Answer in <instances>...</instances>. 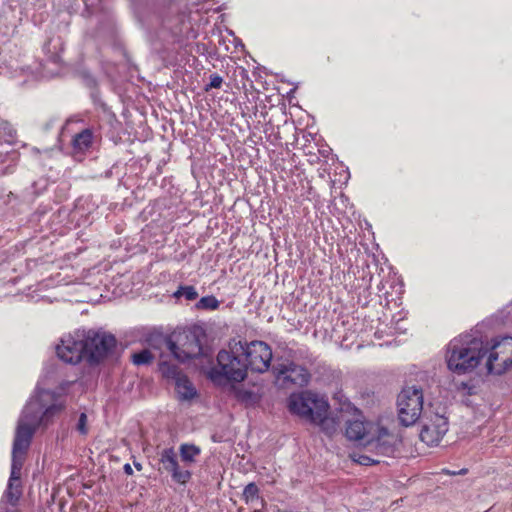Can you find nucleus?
Instances as JSON below:
<instances>
[{"mask_svg":"<svg viewBox=\"0 0 512 512\" xmlns=\"http://www.w3.org/2000/svg\"><path fill=\"white\" fill-rule=\"evenodd\" d=\"M488 353V344L466 334L454 338L447 347L448 369L459 375L474 370Z\"/></svg>","mask_w":512,"mask_h":512,"instance_id":"obj_3","label":"nucleus"},{"mask_svg":"<svg viewBox=\"0 0 512 512\" xmlns=\"http://www.w3.org/2000/svg\"><path fill=\"white\" fill-rule=\"evenodd\" d=\"M85 345L86 360L90 364L99 363L106 358L116 346V338L112 334L89 330L81 333Z\"/></svg>","mask_w":512,"mask_h":512,"instance_id":"obj_7","label":"nucleus"},{"mask_svg":"<svg viewBox=\"0 0 512 512\" xmlns=\"http://www.w3.org/2000/svg\"><path fill=\"white\" fill-rule=\"evenodd\" d=\"M123 469H124V472H125L127 475H132V474H133V469H132V467H131V465H130V464H128V463H127V464H125V465H124V467H123Z\"/></svg>","mask_w":512,"mask_h":512,"instance_id":"obj_27","label":"nucleus"},{"mask_svg":"<svg viewBox=\"0 0 512 512\" xmlns=\"http://www.w3.org/2000/svg\"><path fill=\"white\" fill-rule=\"evenodd\" d=\"M21 470L22 467H20L19 464L11 465V473L8 480V485L1 499V509H3V505L5 503L10 504L11 506H16L20 497L22 496V486L20 480Z\"/></svg>","mask_w":512,"mask_h":512,"instance_id":"obj_15","label":"nucleus"},{"mask_svg":"<svg viewBox=\"0 0 512 512\" xmlns=\"http://www.w3.org/2000/svg\"><path fill=\"white\" fill-rule=\"evenodd\" d=\"M241 355L245 358L247 370L263 373L268 370L272 360V350L263 341H252L250 343L238 342Z\"/></svg>","mask_w":512,"mask_h":512,"instance_id":"obj_9","label":"nucleus"},{"mask_svg":"<svg viewBox=\"0 0 512 512\" xmlns=\"http://www.w3.org/2000/svg\"><path fill=\"white\" fill-rule=\"evenodd\" d=\"M52 399L53 393L43 390L25 406L15 432L11 465L19 464L20 467H23L27 450L37 427L48 425L51 419L62 411V404L48 405Z\"/></svg>","mask_w":512,"mask_h":512,"instance_id":"obj_1","label":"nucleus"},{"mask_svg":"<svg viewBox=\"0 0 512 512\" xmlns=\"http://www.w3.org/2000/svg\"><path fill=\"white\" fill-rule=\"evenodd\" d=\"M175 390L181 401H189L197 395L195 387L186 375L177 378V381H175Z\"/></svg>","mask_w":512,"mask_h":512,"instance_id":"obj_18","label":"nucleus"},{"mask_svg":"<svg viewBox=\"0 0 512 512\" xmlns=\"http://www.w3.org/2000/svg\"><path fill=\"white\" fill-rule=\"evenodd\" d=\"M289 409L302 419L318 425L328 436H332L338 429L339 423L328 415V401L311 391L292 394L289 398Z\"/></svg>","mask_w":512,"mask_h":512,"instance_id":"obj_2","label":"nucleus"},{"mask_svg":"<svg viewBox=\"0 0 512 512\" xmlns=\"http://www.w3.org/2000/svg\"><path fill=\"white\" fill-rule=\"evenodd\" d=\"M358 462L362 465H369L371 463H376L377 461H374V460H371L369 457L367 456H360Z\"/></svg>","mask_w":512,"mask_h":512,"instance_id":"obj_26","label":"nucleus"},{"mask_svg":"<svg viewBox=\"0 0 512 512\" xmlns=\"http://www.w3.org/2000/svg\"><path fill=\"white\" fill-rule=\"evenodd\" d=\"M220 303L215 296H205L202 297L196 307L198 309H206V310H215L219 307Z\"/></svg>","mask_w":512,"mask_h":512,"instance_id":"obj_21","label":"nucleus"},{"mask_svg":"<svg viewBox=\"0 0 512 512\" xmlns=\"http://www.w3.org/2000/svg\"><path fill=\"white\" fill-rule=\"evenodd\" d=\"M165 347L179 361L196 358L202 354V344L196 332L183 330L162 339Z\"/></svg>","mask_w":512,"mask_h":512,"instance_id":"obj_6","label":"nucleus"},{"mask_svg":"<svg viewBox=\"0 0 512 512\" xmlns=\"http://www.w3.org/2000/svg\"><path fill=\"white\" fill-rule=\"evenodd\" d=\"M94 142V133L87 128L75 134L72 139V147L75 153H84L88 151Z\"/></svg>","mask_w":512,"mask_h":512,"instance_id":"obj_17","label":"nucleus"},{"mask_svg":"<svg viewBox=\"0 0 512 512\" xmlns=\"http://www.w3.org/2000/svg\"><path fill=\"white\" fill-rule=\"evenodd\" d=\"M159 369L165 378L173 379L174 381H177V378L184 376L177 365L165 361L160 362Z\"/></svg>","mask_w":512,"mask_h":512,"instance_id":"obj_19","label":"nucleus"},{"mask_svg":"<svg viewBox=\"0 0 512 512\" xmlns=\"http://www.w3.org/2000/svg\"><path fill=\"white\" fill-rule=\"evenodd\" d=\"M222 83H223V78L220 75L212 74V75H210L209 84L205 87V91H209L210 89H213V88L219 89V88H221Z\"/></svg>","mask_w":512,"mask_h":512,"instance_id":"obj_24","label":"nucleus"},{"mask_svg":"<svg viewBox=\"0 0 512 512\" xmlns=\"http://www.w3.org/2000/svg\"><path fill=\"white\" fill-rule=\"evenodd\" d=\"M173 295L176 298L185 297L187 300L193 301L198 297V292L194 286H180Z\"/></svg>","mask_w":512,"mask_h":512,"instance_id":"obj_20","label":"nucleus"},{"mask_svg":"<svg viewBox=\"0 0 512 512\" xmlns=\"http://www.w3.org/2000/svg\"><path fill=\"white\" fill-rule=\"evenodd\" d=\"M245 501L254 502L259 500V489L255 483H249L245 486L243 491Z\"/></svg>","mask_w":512,"mask_h":512,"instance_id":"obj_22","label":"nucleus"},{"mask_svg":"<svg viewBox=\"0 0 512 512\" xmlns=\"http://www.w3.org/2000/svg\"><path fill=\"white\" fill-rule=\"evenodd\" d=\"M398 417L404 426L413 425L423 410V392L420 388L407 387L401 391L397 400Z\"/></svg>","mask_w":512,"mask_h":512,"instance_id":"obj_8","label":"nucleus"},{"mask_svg":"<svg viewBox=\"0 0 512 512\" xmlns=\"http://www.w3.org/2000/svg\"><path fill=\"white\" fill-rule=\"evenodd\" d=\"M461 386H462L463 388H466L468 385H467L466 383H462V384H461Z\"/></svg>","mask_w":512,"mask_h":512,"instance_id":"obj_29","label":"nucleus"},{"mask_svg":"<svg viewBox=\"0 0 512 512\" xmlns=\"http://www.w3.org/2000/svg\"><path fill=\"white\" fill-rule=\"evenodd\" d=\"M57 356L65 363L77 364L82 359H86L85 345H83L81 334L77 333L74 337L69 336L61 340V344L56 347Z\"/></svg>","mask_w":512,"mask_h":512,"instance_id":"obj_13","label":"nucleus"},{"mask_svg":"<svg viewBox=\"0 0 512 512\" xmlns=\"http://www.w3.org/2000/svg\"><path fill=\"white\" fill-rule=\"evenodd\" d=\"M371 428L373 429L372 439L368 445H371L378 454L393 456L399 444L398 437L378 424L371 426Z\"/></svg>","mask_w":512,"mask_h":512,"instance_id":"obj_14","label":"nucleus"},{"mask_svg":"<svg viewBox=\"0 0 512 512\" xmlns=\"http://www.w3.org/2000/svg\"><path fill=\"white\" fill-rule=\"evenodd\" d=\"M486 369L488 374L501 375L512 365V337L505 336L495 341L487 353Z\"/></svg>","mask_w":512,"mask_h":512,"instance_id":"obj_10","label":"nucleus"},{"mask_svg":"<svg viewBox=\"0 0 512 512\" xmlns=\"http://www.w3.org/2000/svg\"><path fill=\"white\" fill-rule=\"evenodd\" d=\"M274 372L277 380L281 381L282 385L290 383L295 386L303 387L308 384L310 379V374L307 369L293 362L276 365Z\"/></svg>","mask_w":512,"mask_h":512,"instance_id":"obj_12","label":"nucleus"},{"mask_svg":"<svg viewBox=\"0 0 512 512\" xmlns=\"http://www.w3.org/2000/svg\"><path fill=\"white\" fill-rule=\"evenodd\" d=\"M134 466L138 471L142 470V465L140 463L134 462Z\"/></svg>","mask_w":512,"mask_h":512,"instance_id":"obj_28","label":"nucleus"},{"mask_svg":"<svg viewBox=\"0 0 512 512\" xmlns=\"http://www.w3.org/2000/svg\"><path fill=\"white\" fill-rule=\"evenodd\" d=\"M76 429L81 433L82 435L87 434L88 428H87V416L85 413H81L77 422Z\"/></svg>","mask_w":512,"mask_h":512,"instance_id":"obj_25","label":"nucleus"},{"mask_svg":"<svg viewBox=\"0 0 512 512\" xmlns=\"http://www.w3.org/2000/svg\"><path fill=\"white\" fill-rule=\"evenodd\" d=\"M238 343L231 351L221 350L217 355V366L211 368L208 377L215 384H224L225 382H242L247 376V367L240 358Z\"/></svg>","mask_w":512,"mask_h":512,"instance_id":"obj_4","label":"nucleus"},{"mask_svg":"<svg viewBox=\"0 0 512 512\" xmlns=\"http://www.w3.org/2000/svg\"><path fill=\"white\" fill-rule=\"evenodd\" d=\"M373 423H364L359 420L348 421L346 426V437L354 442L359 443L363 446H368L371 442L373 429L371 426H375Z\"/></svg>","mask_w":512,"mask_h":512,"instance_id":"obj_16","label":"nucleus"},{"mask_svg":"<svg viewBox=\"0 0 512 512\" xmlns=\"http://www.w3.org/2000/svg\"><path fill=\"white\" fill-rule=\"evenodd\" d=\"M465 471H466L465 469H462V470L460 471V474L465 473Z\"/></svg>","mask_w":512,"mask_h":512,"instance_id":"obj_30","label":"nucleus"},{"mask_svg":"<svg viewBox=\"0 0 512 512\" xmlns=\"http://www.w3.org/2000/svg\"><path fill=\"white\" fill-rule=\"evenodd\" d=\"M181 460L184 463L180 466L173 448H166L160 454V463L163 470L171 474L172 479L180 484L187 483L191 478V472L187 468L194 463L196 457L201 453L198 446L193 444H182L179 448Z\"/></svg>","mask_w":512,"mask_h":512,"instance_id":"obj_5","label":"nucleus"},{"mask_svg":"<svg viewBox=\"0 0 512 512\" xmlns=\"http://www.w3.org/2000/svg\"><path fill=\"white\" fill-rule=\"evenodd\" d=\"M448 429V419L443 415L434 414L423 424L420 439L428 446H437Z\"/></svg>","mask_w":512,"mask_h":512,"instance_id":"obj_11","label":"nucleus"},{"mask_svg":"<svg viewBox=\"0 0 512 512\" xmlns=\"http://www.w3.org/2000/svg\"><path fill=\"white\" fill-rule=\"evenodd\" d=\"M153 358V354L149 350L144 349L138 353L133 354L132 361L136 365H145L149 364Z\"/></svg>","mask_w":512,"mask_h":512,"instance_id":"obj_23","label":"nucleus"}]
</instances>
